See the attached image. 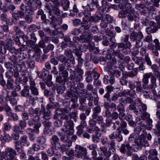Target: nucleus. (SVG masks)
I'll return each instance as SVG.
<instances>
[{
  "label": "nucleus",
  "mask_w": 160,
  "mask_h": 160,
  "mask_svg": "<svg viewBox=\"0 0 160 160\" xmlns=\"http://www.w3.org/2000/svg\"><path fill=\"white\" fill-rule=\"evenodd\" d=\"M56 80L57 82L62 85L64 84L67 82L65 79H64L60 75L57 76Z\"/></svg>",
  "instance_id": "obj_32"
},
{
  "label": "nucleus",
  "mask_w": 160,
  "mask_h": 160,
  "mask_svg": "<svg viewBox=\"0 0 160 160\" xmlns=\"http://www.w3.org/2000/svg\"><path fill=\"white\" fill-rule=\"evenodd\" d=\"M102 20H106L109 23H112L113 19V18L109 14L106 13L102 14Z\"/></svg>",
  "instance_id": "obj_26"
},
{
  "label": "nucleus",
  "mask_w": 160,
  "mask_h": 160,
  "mask_svg": "<svg viewBox=\"0 0 160 160\" xmlns=\"http://www.w3.org/2000/svg\"><path fill=\"white\" fill-rule=\"evenodd\" d=\"M31 39V40H30L29 44H30L31 45H32L34 44L36 42L37 38L36 37L34 33H32L30 34Z\"/></svg>",
  "instance_id": "obj_45"
},
{
  "label": "nucleus",
  "mask_w": 160,
  "mask_h": 160,
  "mask_svg": "<svg viewBox=\"0 0 160 160\" xmlns=\"http://www.w3.org/2000/svg\"><path fill=\"white\" fill-rule=\"evenodd\" d=\"M143 38V35L141 32H133L130 34V39L133 42L138 39H142Z\"/></svg>",
  "instance_id": "obj_14"
},
{
  "label": "nucleus",
  "mask_w": 160,
  "mask_h": 160,
  "mask_svg": "<svg viewBox=\"0 0 160 160\" xmlns=\"http://www.w3.org/2000/svg\"><path fill=\"white\" fill-rule=\"evenodd\" d=\"M82 37H81V38L82 39H83V42H89L92 40L91 37L90 35H88V36H84L83 38H82Z\"/></svg>",
  "instance_id": "obj_63"
},
{
  "label": "nucleus",
  "mask_w": 160,
  "mask_h": 160,
  "mask_svg": "<svg viewBox=\"0 0 160 160\" xmlns=\"http://www.w3.org/2000/svg\"><path fill=\"white\" fill-rule=\"evenodd\" d=\"M41 124L40 123H38L34 124L33 127V129L35 133L38 134L39 133V128L41 127Z\"/></svg>",
  "instance_id": "obj_47"
},
{
  "label": "nucleus",
  "mask_w": 160,
  "mask_h": 160,
  "mask_svg": "<svg viewBox=\"0 0 160 160\" xmlns=\"http://www.w3.org/2000/svg\"><path fill=\"white\" fill-rule=\"evenodd\" d=\"M67 134H62L61 133H59L58 134L59 136L60 137L61 140L63 142H66V145L67 147H70L72 144V141L69 139V134L66 133Z\"/></svg>",
  "instance_id": "obj_9"
},
{
  "label": "nucleus",
  "mask_w": 160,
  "mask_h": 160,
  "mask_svg": "<svg viewBox=\"0 0 160 160\" xmlns=\"http://www.w3.org/2000/svg\"><path fill=\"white\" fill-rule=\"evenodd\" d=\"M19 125L21 130H23L26 127V122L23 120H20L19 122Z\"/></svg>",
  "instance_id": "obj_62"
},
{
  "label": "nucleus",
  "mask_w": 160,
  "mask_h": 160,
  "mask_svg": "<svg viewBox=\"0 0 160 160\" xmlns=\"http://www.w3.org/2000/svg\"><path fill=\"white\" fill-rule=\"evenodd\" d=\"M127 95H128L131 97L135 98L136 97V91L134 89H130L129 90H126Z\"/></svg>",
  "instance_id": "obj_35"
},
{
  "label": "nucleus",
  "mask_w": 160,
  "mask_h": 160,
  "mask_svg": "<svg viewBox=\"0 0 160 160\" xmlns=\"http://www.w3.org/2000/svg\"><path fill=\"white\" fill-rule=\"evenodd\" d=\"M54 148L52 147H51V148L48 149L47 152L48 156L51 157L54 154Z\"/></svg>",
  "instance_id": "obj_61"
},
{
  "label": "nucleus",
  "mask_w": 160,
  "mask_h": 160,
  "mask_svg": "<svg viewBox=\"0 0 160 160\" xmlns=\"http://www.w3.org/2000/svg\"><path fill=\"white\" fill-rule=\"evenodd\" d=\"M112 62H109L107 64L105 68L104 69L106 71L109 72L111 73L113 72L114 68H115L114 66V64L116 62V60L113 59Z\"/></svg>",
  "instance_id": "obj_17"
},
{
  "label": "nucleus",
  "mask_w": 160,
  "mask_h": 160,
  "mask_svg": "<svg viewBox=\"0 0 160 160\" xmlns=\"http://www.w3.org/2000/svg\"><path fill=\"white\" fill-rule=\"evenodd\" d=\"M7 95L5 98V101H9L10 104L12 106L17 105V101L16 98L11 96L9 92L7 91Z\"/></svg>",
  "instance_id": "obj_13"
},
{
  "label": "nucleus",
  "mask_w": 160,
  "mask_h": 160,
  "mask_svg": "<svg viewBox=\"0 0 160 160\" xmlns=\"http://www.w3.org/2000/svg\"><path fill=\"white\" fill-rule=\"evenodd\" d=\"M96 134L92 135V140L94 143H98L100 141V138Z\"/></svg>",
  "instance_id": "obj_52"
},
{
  "label": "nucleus",
  "mask_w": 160,
  "mask_h": 160,
  "mask_svg": "<svg viewBox=\"0 0 160 160\" xmlns=\"http://www.w3.org/2000/svg\"><path fill=\"white\" fill-rule=\"evenodd\" d=\"M39 120V117L38 115H36L33 118H31L28 122V124L30 126L35 124V122H38Z\"/></svg>",
  "instance_id": "obj_23"
},
{
  "label": "nucleus",
  "mask_w": 160,
  "mask_h": 160,
  "mask_svg": "<svg viewBox=\"0 0 160 160\" xmlns=\"http://www.w3.org/2000/svg\"><path fill=\"white\" fill-rule=\"evenodd\" d=\"M21 38L23 39L24 42L26 43V44L27 45H31L30 44H29V42H29L30 40H29V37L28 36L25 35H23L21 36Z\"/></svg>",
  "instance_id": "obj_49"
},
{
  "label": "nucleus",
  "mask_w": 160,
  "mask_h": 160,
  "mask_svg": "<svg viewBox=\"0 0 160 160\" xmlns=\"http://www.w3.org/2000/svg\"><path fill=\"white\" fill-rule=\"evenodd\" d=\"M26 8V6L23 3H22L20 6V9L21 10L18 11L17 12L13 13L12 14V17L16 20L19 18H22L24 16V11Z\"/></svg>",
  "instance_id": "obj_8"
},
{
  "label": "nucleus",
  "mask_w": 160,
  "mask_h": 160,
  "mask_svg": "<svg viewBox=\"0 0 160 160\" xmlns=\"http://www.w3.org/2000/svg\"><path fill=\"white\" fill-rule=\"evenodd\" d=\"M112 123L113 124V129L120 131L121 129V127H120L121 122L117 120L114 122H112Z\"/></svg>",
  "instance_id": "obj_31"
},
{
  "label": "nucleus",
  "mask_w": 160,
  "mask_h": 160,
  "mask_svg": "<svg viewBox=\"0 0 160 160\" xmlns=\"http://www.w3.org/2000/svg\"><path fill=\"white\" fill-rule=\"evenodd\" d=\"M71 71L70 72V75L69 78L71 80H75L76 82H79L82 79L83 71L81 68H78L77 71Z\"/></svg>",
  "instance_id": "obj_4"
},
{
  "label": "nucleus",
  "mask_w": 160,
  "mask_h": 160,
  "mask_svg": "<svg viewBox=\"0 0 160 160\" xmlns=\"http://www.w3.org/2000/svg\"><path fill=\"white\" fill-rule=\"evenodd\" d=\"M61 74V76L64 78V79H65L67 82L68 81V72L66 70H65L62 72Z\"/></svg>",
  "instance_id": "obj_50"
},
{
  "label": "nucleus",
  "mask_w": 160,
  "mask_h": 160,
  "mask_svg": "<svg viewBox=\"0 0 160 160\" xmlns=\"http://www.w3.org/2000/svg\"><path fill=\"white\" fill-rule=\"evenodd\" d=\"M80 32L81 31L79 29L74 28L72 30L71 33L73 35H79Z\"/></svg>",
  "instance_id": "obj_58"
},
{
  "label": "nucleus",
  "mask_w": 160,
  "mask_h": 160,
  "mask_svg": "<svg viewBox=\"0 0 160 160\" xmlns=\"http://www.w3.org/2000/svg\"><path fill=\"white\" fill-rule=\"evenodd\" d=\"M112 120H116L118 118H119V115L118 113L116 112H114L112 113V115L111 117Z\"/></svg>",
  "instance_id": "obj_64"
},
{
  "label": "nucleus",
  "mask_w": 160,
  "mask_h": 160,
  "mask_svg": "<svg viewBox=\"0 0 160 160\" xmlns=\"http://www.w3.org/2000/svg\"><path fill=\"white\" fill-rule=\"evenodd\" d=\"M20 126L17 125H15L13 128V132H18L20 134H23L24 131L21 129Z\"/></svg>",
  "instance_id": "obj_36"
},
{
  "label": "nucleus",
  "mask_w": 160,
  "mask_h": 160,
  "mask_svg": "<svg viewBox=\"0 0 160 160\" xmlns=\"http://www.w3.org/2000/svg\"><path fill=\"white\" fill-rule=\"evenodd\" d=\"M41 28L40 26H37L35 24H33L29 27L28 28L29 31L34 32L36 31L37 29H39Z\"/></svg>",
  "instance_id": "obj_39"
},
{
  "label": "nucleus",
  "mask_w": 160,
  "mask_h": 160,
  "mask_svg": "<svg viewBox=\"0 0 160 160\" xmlns=\"http://www.w3.org/2000/svg\"><path fill=\"white\" fill-rule=\"evenodd\" d=\"M15 148L17 152H22V145L18 141H17L14 143Z\"/></svg>",
  "instance_id": "obj_27"
},
{
  "label": "nucleus",
  "mask_w": 160,
  "mask_h": 160,
  "mask_svg": "<svg viewBox=\"0 0 160 160\" xmlns=\"http://www.w3.org/2000/svg\"><path fill=\"white\" fill-rule=\"evenodd\" d=\"M150 116V115L149 113L147 112H144L141 117L137 118L136 120L138 122L142 121L143 122H146L147 119H150L149 118Z\"/></svg>",
  "instance_id": "obj_18"
},
{
  "label": "nucleus",
  "mask_w": 160,
  "mask_h": 160,
  "mask_svg": "<svg viewBox=\"0 0 160 160\" xmlns=\"http://www.w3.org/2000/svg\"><path fill=\"white\" fill-rule=\"evenodd\" d=\"M24 2L30 7H33L35 2L34 0H24Z\"/></svg>",
  "instance_id": "obj_48"
},
{
  "label": "nucleus",
  "mask_w": 160,
  "mask_h": 160,
  "mask_svg": "<svg viewBox=\"0 0 160 160\" xmlns=\"http://www.w3.org/2000/svg\"><path fill=\"white\" fill-rule=\"evenodd\" d=\"M108 147L109 150H111L112 149H114L115 150V141L112 139L110 141L108 142Z\"/></svg>",
  "instance_id": "obj_37"
},
{
  "label": "nucleus",
  "mask_w": 160,
  "mask_h": 160,
  "mask_svg": "<svg viewBox=\"0 0 160 160\" xmlns=\"http://www.w3.org/2000/svg\"><path fill=\"white\" fill-rule=\"evenodd\" d=\"M19 133L18 132H13L11 136V139L18 140L20 138Z\"/></svg>",
  "instance_id": "obj_41"
},
{
  "label": "nucleus",
  "mask_w": 160,
  "mask_h": 160,
  "mask_svg": "<svg viewBox=\"0 0 160 160\" xmlns=\"http://www.w3.org/2000/svg\"><path fill=\"white\" fill-rule=\"evenodd\" d=\"M135 64H139L140 63L144 61V58L142 57H138L136 56H134L132 58Z\"/></svg>",
  "instance_id": "obj_29"
},
{
  "label": "nucleus",
  "mask_w": 160,
  "mask_h": 160,
  "mask_svg": "<svg viewBox=\"0 0 160 160\" xmlns=\"http://www.w3.org/2000/svg\"><path fill=\"white\" fill-rule=\"evenodd\" d=\"M59 139L56 135L52 136L50 139L51 146L54 148L56 150H58L59 148L60 143L59 142Z\"/></svg>",
  "instance_id": "obj_10"
},
{
  "label": "nucleus",
  "mask_w": 160,
  "mask_h": 160,
  "mask_svg": "<svg viewBox=\"0 0 160 160\" xmlns=\"http://www.w3.org/2000/svg\"><path fill=\"white\" fill-rule=\"evenodd\" d=\"M37 14L36 16L37 18H39L40 16L41 20L42 21L45 20L46 19V16L44 13L42 9H39L37 11Z\"/></svg>",
  "instance_id": "obj_28"
},
{
  "label": "nucleus",
  "mask_w": 160,
  "mask_h": 160,
  "mask_svg": "<svg viewBox=\"0 0 160 160\" xmlns=\"http://www.w3.org/2000/svg\"><path fill=\"white\" fill-rule=\"evenodd\" d=\"M60 117L61 119L65 120L63 123L64 126L65 128H62V131L66 133L72 134L74 132V123L73 121L70 120L69 115L62 113L60 115Z\"/></svg>",
  "instance_id": "obj_1"
},
{
  "label": "nucleus",
  "mask_w": 160,
  "mask_h": 160,
  "mask_svg": "<svg viewBox=\"0 0 160 160\" xmlns=\"http://www.w3.org/2000/svg\"><path fill=\"white\" fill-rule=\"evenodd\" d=\"M137 122L138 124L140 126V131H142L144 132L145 130L147 129V126L145 125L146 122H143L142 121H139L138 122L137 121Z\"/></svg>",
  "instance_id": "obj_34"
},
{
  "label": "nucleus",
  "mask_w": 160,
  "mask_h": 160,
  "mask_svg": "<svg viewBox=\"0 0 160 160\" xmlns=\"http://www.w3.org/2000/svg\"><path fill=\"white\" fill-rule=\"evenodd\" d=\"M145 6L143 4L142 2H141L139 4H137L135 5V8L137 10H141V9H143L145 8Z\"/></svg>",
  "instance_id": "obj_53"
},
{
  "label": "nucleus",
  "mask_w": 160,
  "mask_h": 160,
  "mask_svg": "<svg viewBox=\"0 0 160 160\" xmlns=\"http://www.w3.org/2000/svg\"><path fill=\"white\" fill-rule=\"evenodd\" d=\"M75 156L78 158H82V156L86 155L87 149L80 146L77 145L75 147Z\"/></svg>",
  "instance_id": "obj_7"
},
{
  "label": "nucleus",
  "mask_w": 160,
  "mask_h": 160,
  "mask_svg": "<svg viewBox=\"0 0 160 160\" xmlns=\"http://www.w3.org/2000/svg\"><path fill=\"white\" fill-rule=\"evenodd\" d=\"M148 55L149 54L148 53L144 55L145 57L144 59L145 61L146 62L147 64L148 65L151 66L152 64V62Z\"/></svg>",
  "instance_id": "obj_57"
},
{
  "label": "nucleus",
  "mask_w": 160,
  "mask_h": 160,
  "mask_svg": "<svg viewBox=\"0 0 160 160\" xmlns=\"http://www.w3.org/2000/svg\"><path fill=\"white\" fill-rule=\"evenodd\" d=\"M130 148L131 147L129 143L128 142H125L121 145L119 150L121 153L125 154L127 152V150L128 151H129Z\"/></svg>",
  "instance_id": "obj_15"
},
{
  "label": "nucleus",
  "mask_w": 160,
  "mask_h": 160,
  "mask_svg": "<svg viewBox=\"0 0 160 160\" xmlns=\"http://www.w3.org/2000/svg\"><path fill=\"white\" fill-rule=\"evenodd\" d=\"M6 77L8 79H13L12 78L13 75V72L11 70H9L6 73Z\"/></svg>",
  "instance_id": "obj_55"
},
{
  "label": "nucleus",
  "mask_w": 160,
  "mask_h": 160,
  "mask_svg": "<svg viewBox=\"0 0 160 160\" xmlns=\"http://www.w3.org/2000/svg\"><path fill=\"white\" fill-rule=\"evenodd\" d=\"M3 110L5 112L9 111H12L11 108L7 104L4 105L3 107L0 105V112L2 111Z\"/></svg>",
  "instance_id": "obj_44"
},
{
  "label": "nucleus",
  "mask_w": 160,
  "mask_h": 160,
  "mask_svg": "<svg viewBox=\"0 0 160 160\" xmlns=\"http://www.w3.org/2000/svg\"><path fill=\"white\" fill-rule=\"evenodd\" d=\"M138 70L137 68H135L131 71L129 72V77L132 78L136 76L138 74Z\"/></svg>",
  "instance_id": "obj_38"
},
{
  "label": "nucleus",
  "mask_w": 160,
  "mask_h": 160,
  "mask_svg": "<svg viewBox=\"0 0 160 160\" xmlns=\"http://www.w3.org/2000/svg\"><path fill=\"white\" fill-rule=\"evenodd\" d=\"M21 94L22 97H28L30 95L29 90L28 86H25L24 88L21 91Z\"/></svg>",
  "instance_id": "obj_24"
},
{
  "label": "nucleus",
  "mask_w": 160,
  "mask_h": 160,
  "mask_svg": "<svg viewBox=\"0 0 160 160\" xmlns=\"http://www.w3.org/2000/svg\"><path fill=\"white\" fill-rule=\"evenodd\" d=\"M74 150L71 149L66 152V154L68 155L69 158L72 159L74 157Z\"/></svg>",
  "instance_id": "obj_54"
},
{
  "label": "nucleus",
  "mask_w": 160,
  "mask_h": 160,
  "mask_svg": "<svg viewBox=\"0 0 160 160\" xmlns=\"http://www.w3.org/2000/svg\"><path fill=\"white\" fill-rule=\"evenodd\" d=\"M63 40L66 42V43L62 42V45L65 47L68 45L69 46H72L74 45V42L71 41L70 37L68 36H65L63 37Z\"/></svg>",
  "instance_id": "obj_19"
},
{
  "label": "nucleus",
  "mask_w": 160,
  "mask_h": 160,
  "mask_svg": "<svg viewBox=\"0 0 160 160\" xmlns=\"http://www.w3.org/2000/svg\"><path fill=\"white\" fill-rule=\"evenodd\" d=\"M147 123L146 126L147 127V129L148 130H150L152 127V121L151 119H149L147 120L146 122Z\"/></svg>",
  "instance_id": "obj_46"
},
{
  "label": "nucleus",
  "mask_w": 160,
  "mask_h": 160,
  "mask_svg": "<svg viewBox=\"0 0 160 160\" xmlns=\"http://www.w3.org/2000/svg\"><path fill=\"white\" fill-rule=\"evenodd\" d=\"M136 91L137 92H143V87H142L141 82H137Z\"/></svg>",
  "instance_id": "obj_42"
},
{
  "label": "nucleus",
  "mask_w": 160,
  "mask_h": 160,
  "mask_svg": "<svg viewBox=\"0 0 160 160\" xmlns=\"http://www.w3.org/2000/svg\"><path fill=\"white\" fill-rule=\"evenodd\" d=\"M100 149L103 153L104 155L106 158H108L111 155V152L110 150L108 151V148L104 146H101L100 148Z\"/></svg>",
  "instance_id": "obj_21"
},
{
  "label": "nucleus",
  "mask_w": 160,
  "mask_h": 160,
  "mask_svg": "<svg viewBox=\"0 0 160 160\" xmlns=\"http://www.w3.org/2000/svg\"><path fill=\"white\" fill-rule=\"evenodd\" d=\"M19 142L24 146H28L30 144L28 140V137L26 135H23L20 137Z\"/></svg>",
  "instance_id": "obj_20"
},
{
  "label": "nucleus",
  "mask_w": 160,
  "mask_h": 160,
  "mask_svg": "<svg viewBox=\"0 0 160 160\" xmlns=\"http://www.w3.org/2000/svg\"><path fill=\"white\" fill-rule=\"evenodd\" d=\"M125 7L126 12H131L133 13L135 11L134 9L132 8V5L130 3H126L125 5Z\"/></svg>",
  "instance_id": "obj_33"
},
{
  "label": "nucleus",
  "mask_w": 160,
  "mask_h": 160,
  "mask_svg": "<svg viewBox=\"0 0 160 160\" xmlns=\"http://www.w3.org/2000/svg\"><path fill=\"white\" fill-rule=\"evenodd\" d=\"M145 62H144V61L143 62H141L140 63H139L138 65H139V66L138 68V69L139 71H144L145 69V67L144 65V64H145Z\"/></svg>",
  "instance_id": "obj_59"
},
{
  "label": "nucleus",
  "mask_w": 160,
  "mask_h": 160,
  "mask_svg": "<svg viewBox=\"0 0 160 160\" xmlns=\"http://www.w3.org/2000/svg\"><path fill=\"white\" fill-rule=\"evenodd\" d=\"M39 112V108H36L35 109H34L32 108H29L28 111V114L30 117L34 116L35 114L38 115Z\"/></svg>",
  "instance_id": "obj_25"
},
{
  "label": "nucleus",
  "mask_w": 160,
  "mask_h": 160,
  "mask_svg": "<svg viewBox=\"0 0 160 160\" xmlns=\"http://www.w3.org/2000/svg\"><path fill=\"white\" fill-rule=\"evenodd\" d=\"M93 10L92 9L90 8H88L87 9L84 10L83 13L85 16L88 17L91 15V12Z\"/></svg>",
  "instance_id": "obj_51"
},
{
  "label": "nucleus",
  "mask_w": 160,
  "mask_h": 160,
  "mask_svg": "<svg viewBox=\"0 0 160 160\" xmlns=\"http://www.w3.org/2000/svg\"><path fill=\"white\" fill-rule=\"evenodd\" d=\"M157 78L155 77H152L150 79L151 83L148 86L149 89L152 90V91L153 95H157L156 91L155 88L157 87V85L156 82Z\"/></svg>",
  "instance_id": "obj_12"
},
{
  "label": "nucleus",
  "mask_w": 160,
  "mask_h": 160,
  "mask_svg": "<svg viewBox=\"0 0 160 160\" xmlns=\"http://www.w3.org/2000/svg\"><path fill=\"white\" fill-rule=\"evenodd\" d=\"M14 82L13 79H8L6 86L8 89L11 90L13 88V82Z\"/></svg>",
  "instance_id": "obj_30"
},
{
  "label": "nucleus",
  "mask_w": 160,
  "mask_h": 160,
  "mask_svg": "<svg viewBox=\"0 0 160 160\" xmlns=\"http://www.w3.org/2000/svg\"><path fill=\"white\" fill-rule=\"evenodd\" d=\"M120 132H113L109 136V138L110 139H115L117 142H121L122 140L123 137Z\"/></svg>",
  "instance_id": "obj_11"
},
{
  "label": "nucleus",
  "mask_w": 160,
  "mask_h": 160,
  "mask_svg": "<svg viewBox=\"0 0 160 160\" xmlns=\"http://www.w3.org/2000/svg\"><path fill=\"white\" fill-rule=\"evenodd\" d=\"M48 17L53 22H54L56 20L57 18L55 15L58 17L60 16V10L57 6H54L53 9L48 11Z\"/></svg>",
  "instance_id": "obj_6"
},
{
  "label": "nucleus",
  "mask_w": 160,
  "mask_h": 160,
  "mask_svg": "<svg viewBox=\"0 0 160 160\" xmlns=\"http://www.w3.org/2000/svg\"><path fill=\"white\" fill-rule=\"evenodd\" d=\"M128 108L129 110L130 111H133L134 113L138 115V114H139L138 111L136 110V107L134 104L131 103L129 105L128 107Z\"/></svg>",
  "instance_id": "obj_43"
},
{
  "label": "nucleus",
  "mask_w": 160,
  "mask_h": 160,
  "mask_svg": "<svg viewBox=\"0 0 160 160\" xmlns=\"http://www.w3.org/2000/svg\"><path fill=\"white\" fill-rule=\"evenodd\" d=\"M59 107V103L57 102H55V104L50 103L46 106V109L44 107L42 106L41 112L43 113V117L46 119H50L51 111L50 109L52 108L57 109Z\"/></svg>",
  "instance_id": "obj_3"
},
{
  "label": "nucleus",
  "mask_w": 160,
  "mask_h": 160,
  "mask_svg": "<svg viewBox=\"0 0 160 160\" xmlns=\"http://www.w3.org/2000/svg\"><path fill=\"white\" fill-rule=\"evenodd\" d=\"M17 155L15 150L11 148L7 147L4 151L2 152L0 160H13Z\"/></svg>",
  "instance_id": "obj_2"
},
{
  "label": "nucleus",
  "mask_w": 160,
  "mask_h": 160,
  "mask_svg": "<svg viewBox=\"0 0 160 160\" xmlns=\"http://www.w3.org/2000/svg\"><path fill=\"white\" fill-rule=\"evenodd\" d=\"M102 14H99L94 17H91L89 18V20L90 21L97 22H98L100 20H102Z\"/></svg>",
  "instance_id": "obj_22"
},
{
  "label": "nucleus",
  "mask_w": 160,
  "mask_h": 160,
  "mask_svg": "<svg viewBox=\"0 0 160 160\" xmlns=\"http://www.w3.org/2000/svg\"><path fill=\"white\" fill-rule=\"evenodd\" d=\"M102 144L104 145L108 144V138L105 137H102L100 139Z\"/></svg>",
  "instance_id": "obj_60"
},
{
  "label": "nucleus",
  "mask_w": 160,
  "mask_h": 160,
  "mask_svg": "<svg viewBox=\"0 0 160 160\" xmlns=\"http://www.w3.org/2000/svg\"><path fill=\"white\" fill-rule=\"evenodd\" d=\"M11 128V126L8 122L4 123L3 125V132L9 131Z\"/></svg>",
  "instance_id": "obj_40"
},
{
  "label": "nucleus",
  "mask_w": 160,
  "mask_h": 160,
  "mask_svg": "<svg viewBox=\"0 0 160 160\" xmlns=\"http://www.w3.org/2000/svg\"><path fill=\"white\" fill-rule=\"evenodd\" d=\"M84 127L80 126L79 125L77 127L78 131H77V134L78 135H81L83 132V129Z\"/></svg>",
  "instance_id": "obj_56"
},
{
  "label": "nucleus",
  "mask_w": 160,
  "mask_h": 160,
  "mask_svg": "<svg viewBox=\"0 0 160 160\" xmlns=\"http://www.w3.org/2000/svg\"><path fill=\"white\" fill-rule=\"evenodd\" d=\"M146 137L148 140H151L152 139V136L150 133L147 134V132H143L140 136L138 142V144L145 147L148 146L149 144L146 140Z\"/></svg>",
  "instance_id": "obj_5"
},
{
  "label": "nucleus",
  "mask_w": 160,
  "mask_h": 160,
  "mask_svg": "<svg viewBox=\"0 0 160 160\" xmlns=\"http://www.w3.org/2000/svg\"><path fill=\"white\" fill-rule=\"evenodd\" d=\"M15 7L12 4H11V3H4L3 5L2 6V8L1 9L3 12H6L10 10L13 11L15 9Z\"/></svg>",
  "instance_id": "obj_16"
}]
</instances>
